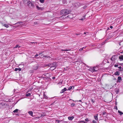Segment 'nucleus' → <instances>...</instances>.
<instances>
[{
	"instance_id": "obj_1",
	"label": "nucleus",
	"mask_w": 123,
	"mask_h": 123,
	"mask_svg": "<svg viewBox=\"0 0 123 123\" xmlns=\"http://www.w3.org/2000/svg\"><path fill=\"white\" fill-rule=\"evenodd\" d=\"M71 12L70 10L66 9H63L60 12L61 15L62 16H65L66 15L70 13Z\"/></svg>"
},
{
	"instance_id": "obj_2",
	"label": "nucleus",
	"mask_w": 123,
	"mask_h": 123,
	"mask_svg": "<svg viewBox=\"0 0 123 123\" xmlns=\"http://www.w3.org/2000/svg\"><path fill=\"white\" fill-rule=\"evenodd\" d=\"M32 68L34 70H36L38 68V64L36 62L34 61L32 63Z\"/></svg>"
},
{
	"instance_id": "obj_3",
	"label": "nucleus",
	"mask_w": 123,
	"mask_h": 123,
	"mask_svg": "<svg viewBox=\"0 0 123 123\" xmlns=\"http://www.w3.org/2000/svg\"><path fill=\"white\" fill-rule=\"evenodd\" d=\"M117 58V55H113L112 56L111 59V60L112 61H114Z\"/></svg>"
},
{
	"instance_id": "obj_4",
	"label": "nucleus",
	"mask_w": 123,
	"mask_h": 123,
	"mask_svg": "<svg viewBox=\"0 0 123 123\" xmlns=\"http://www.w3.org/2000/svg\"><path fill=\"white\" fill-rule=\"evenodd\" d=\"M74 7L76 8H78L80 6V4L79 2H77L74 3Z\"/></svg>"
},
{
	"instance_id": "obj_5",
	"label": "nucleus",
	"mask_w": 123,
	"mask_h": 123,
	"mask_svg": "<svg viewBox=\"0 0 123 123\" xmlns=\"http://www.w3.org/2000/svg\"><path fill=\"white\" fill-rule=\"evenodd\" d=\"M52 75L51 73H47V79L49 80H50V78L49 77L51 76Z\"/></svg>"
},
{
	"instance_id": "obj_6",
	"label": "nucleus",
	"mask_w": 123,
	"mask_h": 123,
	"mask_svg": "<svg viewBox=\"0 0 123 123\" xmlns=\"http://www.w3.org/2000/svg\"><path fill=\"white\" fill-rule=\"evenodd\" d=\"M49 64L50 65H51V66H53V67L56 66V67L57 64L56 62H54L50 64Z\"/></svg>"
},
{
	"instance_id": "obj_7",
	"label": "nucleus",
	"mask_w": 123,
	"mask_h": 123,
	"mask_svg": "<svg viewBox=\"0 0 123 123\" xmlns=\"http://www.w3.org/2000/svg\"><path fill=\"white\" fill-rule=\"evenodd\" d=\"M68 89H67L66 88H64L63 89H62L61 91L60 92V93H63L64 92L67 90Z\"/></svg>"
},
{
	"instance_id": "obj_8",
	"label": "nucleus",
	"mask_w": 123,
	"mask_h": 123,
	"mask_svg": "<svg viewBox=\"0 0 123 123\" xmlns=\"http://www.w3.org/2000/svg\"><path fill=\"white\" fill-rule=\"evenodd\" d=\"M36 7L37 9L38 10H43V8H42V7H40L38 6H36Z\"/></svg>"
},
{
	"instance_id": "obj_9",
	"label": "nucleus",
	"mask_w": 123,
	"mask_h": 123,
	"mask_svg": "<svg viewBox=\"0 0 123 123\" xmlns=\"http://www.w3.org/2000/svg\"><path fill=\"white\" fill-rule=\"evenodd\" d=\"M119 58L120 61H122L123 60V55H121L119 57Z\"/></svg>"
},
{
	"instance_id": "obj_10",
	"label": "nucleus",
	"mask_w": 123,
	"mask_h": 123,
	"mask_svg": "<svg viewBox=\"0 0 123 123\" xmlns=\"http://www.w3.org/2000/svg\"><path fill=\"white\" fill-rule=\"evenodd\" d=\"M28 113L29 114L32 116H33V112L31 111H29L28 112Z\"/></svg>"
},
{
	"instance_id": "obj_11",
	"label": "nucleus",
	"mask_w": 123,
	"mask_h": 123,
	"mask_svg": "<svg viewBox=\"0 0 123 123\" xmlns=\"http://www.w3.org/2000/svg\"><path fill=\"white\" fill-rule=\"evenodd\" d=\"M56 68V66H54V67L53 66H51L50 68V70H53L55 69Z\"/></svg>"
},
{
	"instance_id": "obj_12",
	"label": "nucleus",
	"mask_w": 123,
	"mask_h": 123,
	"mask_svg": "<svg viewBox=\"0 0 123 123\" xmlns=\"http://www.w3.org/2000/svg\"><path fill=\"white\" fill-rule=\"evenodd\" d=\"M91 71L92 72H94V71H97V70H96L94 68H91Z\"/></svg>"
},
{
	"instance_id": "obj_13",
	"label": "nucleus",
	"mask_w": 123,
	"mask_h": 123,
	"mask_svg": "<svg viewBox=\"0 0 123 123\" xmlns=\"http://www.w3.org/2000/svg\"><path fill=\"white\" fill-rule=\"evenodd\" d=\"M74 88V86H70L69 88H68V90H70L72 89H73Z\"/></svg>"
},
{
	"instance_id": "obj_14",
	"label": "nucleus",
	"mask_w": 123,
	"mask_h": 123,
	"mask_svg": "<svg viewBox=\"0 0 123 123\" xmlns=\"http://www.w3.org/2000/svg\"><path fill=\"white\" fill-rule=\"evenodd\" d=\"M121 77L120 76H118V80L117 81L118 82H120V80H121Z\"/></svg>"
},
{
	"instance_id": "obj_15",
	"label": "nucleus",
	"mask_w": 123,
	"mask_h": 123,
	"mask_svg": "<svg viewBox=\"0 0 123 123\" xmlns=\"http://www.w3.org/2000/svg\"><path fill=\"white\" fill-rule=\"evenodd\" d=\"M74 118V117L73 116H72L71 117H69L68 118L69 120H72Z\"/></svg>"
},
{
	"instance_id": "obj_16",
	"label": "nucleus",
	"mask_w": 123,
	"mask_h": 123,
	"mask_svg": "<svg viewBox=\"0 0 123 123\" xmlns=\"http://www.w3.org/2000/svg\"><path fill=\"white\" fill-rule=\"evenodd\" d=\"M15 71H17L18 70L19 71H20L21 70V68H16L15 69Z\"/></svg>"
},
{
	"instance_id": "obj_17",
	"label": "nucleus",
	"mask_w": 123,
	"mask_h": 123,
	"mask_svg": "<svg viewBox=\"0 0 123 123\" xmlns=\"http://www.w3.org/2000/svg\"><path fill=\"white\" fill-rule=\"evenodd\" d=\"M119 68V71H123V68H122L121 66H120L118 67Z\"/></svg>"
},
{
	"instance_id": "obj_18",
	"label": "nucleus",
	"mask_w": 123,
	"mask_h": 123,
	"mask_svg": "<svg viewBox=\"0 0 123 123\" xmlns=\"http://www.w3.org/2000/svg\"><path fill=\"white\" fill-rule=\"evenodd\" d=\"M120 73L119 72L117 71L115 73V74L116 75H119Z\"/></svg>"
},
{
	"instance_id": "obj_19",
	"label": "nucleus",
	"mask_w": 123,
	"mask_h": 123,
	"mask_svg": "<svg viewBox=\"0 0 123 123\" xmlns=\"http://www.w3.org/2000/svg\"><path fill=\"white\" fill-rule=\"evenodd\" d=\"M31 96V93H27L25 95V96L27 97L29 96Z\"/></svg>"
},
{
	"instance_id": "obj_20",
	"label": "nucleus",
	"mask_w": 123,
	"mask_h": 123,
	"mask_svg": "<svg viewBox=\"0 0 123 123\" xmlns=\"http://www.w3.org/2000/svg\"><path fill=\"white\" fill-rule=\"evenodd\" d=\"M22 23L23 22H17V23H15V24H14L13 25H17H17L20 24L21 23L22 24Z\"/></svg>"
},
{
	"instance_id": "obj_21",
	"label": "nucleus",
	"mask_w": 123,
	"mask_h": 123,
	"mask_svg": "<svg viewBox=\"0 0 123 123\" xmlns=\"http://www.w3.org/2000/svg\"><path fill=\"white\" fill-rule=\"evenodd\" d=\"M31 2L30 1H29V2H27V4L28 5V6H30V3H31Z\"/></svg>"
},
{
	"instance_id": "obj_22",
	"label": "nucleus",
	"mask_w": 123,
	"mask_h": 123,
	"mask_svg": "<svg viewBox=\"0 0 123 123\" xmlns=\"http://www.w3.org/2000/svg\"><path fill=\"white\" fill-rule=\"evenodd\" d=\"M3 26L5 27H6V28H8L9 27V26L8 25L6 24H4L3 25Z\"/></svg>"
},
{
	"instance_id": "obj_23",
	"label": "nucleus",
	"mask_w": 123,
	"mask_h": 123,
	"mask_svg": "<svg viewBox=\"0 0 123 123\" xmlns=\"http://www.w3.org/2000/svg\"><path fill=\"white\" fill-rule=\"evenodd\" d=\"M20 47V46H19V45L17 44L16 45V46L15 47H14V48H16L18 47L19 48V47Z\"/></svg>"
},
{
	"instance_id": "obj_24",
	"label": "nucleus",
	"mask_w": 123,
	"mask_h": 123,
	"mask_svg": "<svg viewBox=\"0 0 123 123\" xmlns=\"http://www.w3.org/2000/svg\"><path fill=\"white\" fill-rule=\"evenodd\" d=\"M18 110V109H16L13 111V112L14 113L17 112Z\"/></svg>"
},
{
	"instance_id": "obj_25",
	"label": "nucleus",
	"mask_w": 123,
	"mask_h": 123,
	"mask_svg": "<svg viewBox=\"0 0 123 123\" xmlns=\"http://www.w3.org/2000/svg\"><path fill=\"white\" fill-rule=\"evenodd\" d=\"M30 7H34V4L33 3L31 2L30 3V6H29Z\"/></svg>"
},
{
	"instance_id": "obj_26",
	"label": "nucleus",
	"mask_w": 123,
	"mask_h": 123,
	"mask_svg": "<svg viewBox=\"0 0 123 123\" xmlns=\"http://www.w3.org/2000/svg\"><path fill=\"white\" fill-rule=\"evenodd\" d=\"M49 109H50V110L48 111L49 112L51 110V109L50 107L47 108V110H49Z\"/></svg>"
},
{
	"instance_id": "obj_27",
	"label": "nucleus",
	"mask_w": 123,
	"mask_h": 123,
	"mask_svg": "<svg viewBox=\"0 0 123 123\" xmlns=\"http://www.w3.org/2000/svg\"><path fill=\"white\" fill-rule=\"evenodd\" d=\"M118 112L119 113L121 114H120V115H122V114H123V113H122V112H121V111H120L119 110L118 111Z\"/></svg>"
},
{
	"instance_id": "obj_28",
	"label": "nucleus",
	"mask_w": 123,
	"mask_h": 123,
	"mask_svg": "<svg viewBox=\"0 0 123 123\" xmlns=\"http://www.w3.org/2000/svg\"><path fill=\"white\" fill-rule=\"evenodd\" d=\"M94 118L96 120H97L98 119L97 116H94Z\"/></svg>"
},
{
	"instance_id": "obj_29",
	"label": "nucleus",
	"mask_w": 123,
	"mask_h": 123,
	"mask_svg": "<svg viewBox=\"0 0 123 123\" xmlns=\"http://www.w3.org/2000/svg\"><path fill=\"white\" fill-rule=\"evenodd\" d=\"M40 2L41 3H43L44 2V0H39Z\"/></svg>"
},
{
	"instance_id": "obj_30",
	"label": "nucleus",
	"mask_w": 123,
	"mask_h": 123,
	"mask_svg": "<svg viewBox=\"0 0 123 123\" xmlns=\"http://www.w3.org/2000/svg\"><path fill=\"white\" fill-rule=\"evenodd\" d=\"M62 2L63 4H65L66 3V1L65 0H63Z\"/></svg>"
},
{
	"instance_id": "obj_31",
	"label": "nucleus",
	"mask_w": 123,
	"mask_h": 123,
	"mask_svg": "<svg viewBox=\"0 0 123 123\" xmlns=\"http://www.w3.org/2000/svg\"><path fill=\"white\" fill-rule=\"evenodd\" d=\"M85 15H84L83 17V18H81L80 19V20H83L84 19H85Z\"/></svg>"
},
{
	"instance_id": "obj_32",
	"label": "nucleus",
	"mask_w": 123,
	"mask_h": 123,
	"mask_svg": "<svg viewBox=\"0 0 123 123\" xmlns=\"http://www.w3.org/2000/svg\"><path fill=\"white\" fill-rule=\"evenodd\" d=\"M71 50L70 49H65V50H63L62 49L61 51H70Z\"/></svg>"
},
{
	"instance_id": "obj_33",
	"label": "nucleus",
	"mask_w": 123,
	"mask_h": 123,
	"mask_svg": "<svg viewBox=\"0 0 123 123\" xmlns=\"http://www.w3.org/2000/svg\"><path fill=\"white\" fill-rule=\"evenodd\" d=\"M50 64V63H49V64H47V67L49 66V67H51V65H50L49 64Z\"/></svg>"
},
{
	"instance_id": "obj_34",
	"label": "nucleus",
	"mask_w": 123,
	"mask_h": 123,
	"mask_svg": "<svg viewBox=\"0 0 123 123\" xmlns=\"http://www.w3.org/2000/svg\"><path fill=\"white\" fill-rule=\"evenodd\" d=\"M56 122H58L57 123H59L61 121H62V120L60 121L59 120H56Z\"/></svg>"
},
{
	"instance_id": "obj_35",
	"label": "nucleus",
	"mask_w": 123,
	"mask_h": 123,
	"mask_svg": "<svg viewBox=\"0 0 123 123\" xmlns=\"http://www.w3.org/2000/svg\"><path fill=\"white\" fill-rule=\"evenodd\" d=\"M86 7L87 6H85L83 7L82 8L83 9H85L86 8Z\"/></svg>"
},
{
	"instance_id": "obj_36",
	"label": "nucleus",
	"mask_w": 123,
	"mask_h": 123,
	"mask_svg": "<svg viewBox=\"0 0 123 123\" xmlns=\"http://www.w3.org/2000/svg\"><path fill=\"white\" fill-rule=\"evenodd\" d=\"M45 115V113L43 114H42L41 115V116H44Z\"/></svg>"
},
{
	"instance_id": "obj_37",
	"label": "nucleus",
	"mask_w": 123,
	"mask_h": 123,
	"mask_svg": "<svg viewBox=\"0 0 123 123\" xmlns=\"http://www.w3.org/2000/svg\"><path fill=\"white\" fill-rule=\"evenodd\" d=\"M71 105L72 106H73L75 105V104L74 103H72L71 104Z\"/></svg>"
},
{
	"instance_id": "obj_38",
	"label": "nucleus",
	"mask_w": 123,
	"mask_h": 123,
	"mask_svg": "<svg viewBox=\"0 0 123 123\" xmlns=\"http://www.w3.org/2000/svg\"><path fill=\"white\" fill-rule=\"evenodd\" d=\"M106 113L105 112H103V113H102V115H105V114Z\"/></svg>"
},
{
	"instance_id": "obj_39",
	"label": "nucleus",
	"mask_w": 123,
	"mask_h": 123,
	"mask_svg": "<svg viewBox=\"0 0 123 123\" xmlns=\"http://www.w3.org/2000/svg\"><path fill=\"white\" fill-rule=\"evenodd\" d=\"M30 72L31 73H32L34 72V71L32 70H30Z\"/></svg>"
},
{
	"instance_id": "obj_40",
	"label": "nucleus",
	"mask_w": 123,
	"mask_h": 123,
	"mask_svg": "<svg viewBox=\"0 0 123 123\" xmlns=\"http://www.w3.org/2000/svg\"><path fill=\"white\" fill-rule=\"evenodd\" d=\"M83 49H82V48H80L79 50L80 51H82L83 50Z\"/></svg>"
},
{
	"instance_id": "obj_41",
	"label": "nucleus",
	"mask_w": 123,
	"mask_h": 123,
	"mask_svg": "<svg viewBox=\"0 0 123 123\" xmlns=\"http://www.w3.org/2000/svg\"><path fill=\"white\" fill-rule=\"evenodd\" d=\"M62 84V82H58V85H59V84H60L61 85Z\"/></svg>"
},
{
	"instance_id": "obj_42",
	"label": "nucleus",
	"mask_w": 123,
	"mask_h": 123,
	"mask_svg": "<svg viewBox=\"0 0 123 123\" xmlns=\"http://www.w3.org/2000/svg\"><path fill=\"white\" fill-rule=\"evenodd\" d=\"M92 122L93 123H96V122L94 120H93Z\"/></svg>"
},
{
	"instance_id": "obj_43",
	"label": "nucleus",
	"mask_w": 123,
	"mask_h": 123,
	"mask_svg": "<svg viewBox=\"0 0 123 123\" xmlns=\"http://www.w3.org/2000/svg\"><path fill=\"white\" fill-rule=\"evenodd\" d=\"M85 120L86 122H88V119L87 118Z\"/></svg>"
},
{
	"instance_id": "obj_44",
	"label": "nucleus",
	"mask_w": 123,
	"mask_h": 123,
	"mask_svg": "<svg viewBox=\"0 0 123 123\" xmlns=\"http://www.w3.org/2000/svg\"><path fill=\"white\" fill-rule=\"evenodd\" d=\"M119 90H117L116 92V93L117 94L118 93V92H119Z\"/></svg>"
},
{
	"instance_id": "obj_45",
	"label": "nucleus",
	"mask_w": 123,
	"mask_h": 123,
	"mask_svg": "<svg viewBox=\"0 0 123 123\" xmlns=\"http://www.w3.org/2000/svg\"><path fill=\"white\" fill-rule=\"evenodd\" d=\"M38 56V54H36V55H35V56H35V57H37V56Z\"/></svg>"
},
{
	"instance_id": "obj_46",
	"label": "nucleus",
	"mask_w": 123,
	"mask_h": 123,
	"mask_svg": "<svg viewBox=\"0 0 123 123\" xmlns=\"http://www.w3.org/2000/svg\"><path fill=\"white\" fill-rule=\"evenodd\" d=\"M81 34L80 33H79L78 34L76 33V35H80Z\"/></svg>"
},
{
	"instance_id": "obj_47",
	"label": "nucleus",
	"mask_w": 123,
	"mask_h": 123,
	"mask_svg": "<svg viewBox=\"0 0 123 123\" xmlns=\"http://www.w3.org/2000/svg\"><path fill=\"white\" fill-rule=\"evenodd\" d=\"M118 66V65H114V67H117Z\"/></svg>"
},
{
	"instance_id": "obj_48",
	"label": "nucleus",
	"mask_w": 123,
	"mask_h": 123,
	"mask_svg": "<svg viewBox=\"0 0 123 123\" xmlns=\"http://www.w3.org/2000/svg\"><path fill=\"white\" fill-rule=\"evenodd\" d=\"M91 101L93 103H94V101L93 100H92H92H91Z\"/></svg>"
},
{
	"instance_id": "obj_49",
	"label": "nucleus",
	"mask_w": 123,
	"mask_h": 123,
	"mask_svg": "<svg viewBox=\"0 0 123 123\" xmlns=\"http://www.w3.org/2000/svg\"><path fill=\"white\" fill-rule=\"evenodd\" d=\"M31 43H37L36 42H31Z\"/></svg>"
},
{
	"instance_id": "obj_50",
	"label": "nucleus",
	"mask_w": 123,
	"mask_h": 123,
	"mask_svg": "<svg viewBox=\"0 0 123 123\" xmlns=\"http://www.w3.org/2000/svg\"><path fill=\"white\" fill-rule=\"evenodd\" d=\"M110 28L111 29H112V28H113V26H110Z\"/></svg>"
},
{
	"instance_id": "obj_51",
	"label": "nucleus",
	"mask_w": 123,
	"mask_h": 123,
	"mask_svg": "<svg viewBox=\"0 0 123 123\" xmlns=\"http://www.w3.org/2000/svg\"><path fill=\"white\" fill-rule=\"evenodd\" d=\"M24 1H25V2L26 1H27L28 0H23Z\"/></svg>"
},
{
	"instance_id": "obj_52",
	"label": "nucleus",
	"mask_w": 123,
	"mask_h": 123,
	"mask_svg": "<svg viewBox=\"0 0 123 123\" xmlns=\"http://www.w3.org/2000/svg\"><path fill=\"white\" fill-rule=\"evenodd\" d=\"M52 78L53 79H55V77H52Z\"/></svg>"
},
{
	"instance_id": "obj_53",
	"label": "nucleus",
	"mask_w": 123,
	"mask_h": 123,
	"mask_svg": "<svg viewBox=\"0 0 123 123\" xmlns=\"http://www.w3.org/2000/svg\"><path fill=\"white\" fill-rule=\"evenodd\" d=\"M86 47H83V48H82V49H85V48Z\"/></svg>"
},
{
	"instance_id": "obj_54",
	"label": "nucleus",
	"mask_w": 123,
	"mask_h": 123,
	"mask_svg": "<svg viewBox=\"0 0 123 123\" xmlns=\"http://www.w3.org/2000/svg\"><path fill=\"white\" fill-rule=\"evenodd\" d=\"M120 65H123V63H121Z\"/></svg>"
},
{
	"instance_id": "obj_55",
	"label": "nucleus",
	"mask_w": 123,
	"mask_h": 123,
	"mask_svg": "<svg viewBox=\"0 0 123 123\" xmlns=\"http://www.w3.org/2000/svg\"><path fill=\"white\" fill-rule=\"evenodd\" d=\"M120 53H123V51L122 52H120Z\"/></svg>"
},
{
	"instance_id": "obj_56",
	"label": "nucleus",
	"mask_w": 123,
	"mask_h": 123,
	"mask_svg": "<svg viewBox=\"0 0 123 123\" xmlns=\"http://www.w3.org/2000/svg\"><path fill=\"white\" fill-rule=\"evenodd\" d=\"M39 118V117H36L35 118V119H36V118Z\"/></svg>"
},
{
	"instance_id": "obj_57",
	"label": "nucleus",
	"mask_w": 123,
	"mask_h": 123,
	"mask_svg": "<svg viewBox=\"0 0 123 123\" xmlns=\"http://www.w3.org/2000/svg\"><path fill=\"white\" fill-rule=\"evenodd\" d=\"M84 34H86V32H84Z\"/></svg>"
},
{
	"instance_id": "obj_58",
	"label": "nucleus",
	"mask_w": 123,
	"mask_h": 123,
	"mask_svg": "<svg viewBox=\"0 0 123 123\" xmlns=\"http://www.w3.org/2000/svg\"><path fill=\"white\" fill-rule=\"evenodd\" d=\"M82 122H83L84 123H85V122H84V121H82Z\"/></svg>"
},
{
	"instance_id": "obj_59",
	"label": "nucleus",
	"mask_w": 123,
	"mask_h": 123,
	"mask_svg": "<svg viewBox=\"0 0 123 123\" xmlns=\"http://www.w3.org/2000/svg\"><path fill=\"white\" fill-rule=\"evenodd\" d=\"M16 115H19L18 114H16Z\"/></svg>"
},
{
	"instance_id": "obj_60",
	"label": "nucleus",
	"mask_w": 123,
	"mask_h": 123,
	"mask_svg": "<svg viewBox=\"0 0 123 123\" xmlns=\"http://www.w3.org/2000/svg\"><path fill=\"white\" fill-rule=\"evenodd\" d=\"M81 100H80L79 101H80V102H81Z\"/></svg>"
},
{
	"instance_id": "obj_61",
	"label": "nucleus",
	"mask_w": 123,
	"mask_h": 123,
	"mask_svg": "<svg viewBox=\"0 0 123 123\" xmlns=\"http://www.w3.org/2000/svg\"><path fill=\"white\" fill-rule=\"evenodd\" d=\"M48 57H47V58H48Z\"/></svg>"
},
{
	"instance_id": "obj_62",
	"label": "nucleus",
	"mask_w": 123,
	"mask_h": 123,
	"mask_svg": "<svg viewBox=\"0 0 123 123\" xmlns=\"http://www.w3.org/2000/svg\"><path fill=\"white\" fill-rule=\"evenodd\" d=\"M14 90V92H15V90Z\"/></svg>"
},
{
	"instance_id": "obj_63",
	"label": "nucleus",
	"mask_w": 123,
	"mask_h": 123,
	"mask_svg": "<svg viewBox=\"0 0 123 123\" xmlns=\"http://www.w3.org/2000/svg\"><path fill=\"white\" fill-rule=\"evenodd\" d=\"M119 44L120 45V43H119Z\"/></svg>"
},
{
	"instance_id": "obj_64",
	"label": "nucleus",
	"mask_w": 123,
	"mask_h": 123,
	"mask_svg": "<svg viewBox=\"0 0 123 123\" xmlns=\"http://www.w3.org/2000/svg\"><path fill=\"white\" fill-rule=\"evenodd\" d=\"M70 15H72V14H70Z\"/></svg>"
}]
</instances>
